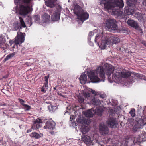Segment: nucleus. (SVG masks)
I'll list each match as a JSON object with an SVG mask.
<instances>
[{
    "label": "nucleus",
    "instance_id": "1",
    "mask_svg": "<svg viewBox=\"0 0 146 146\" xmlns=\"http://www.w3.org/2000/svg\"><path fill=\"white\" fill-rule=\"evenodd\" d=\"M112 73L113 74L112 79L116 82L119 81L121 77L127 78L129 75V72L120 70L118 68L115 69L111 65L106 64L105 65L104 68L102 66L99 67L96 70L88 72V76L91 82L97 83L104 81L106 73L108 76L109 82L111 83L112 81H110V77Z\"/></svg>",
    "mask_w": 146,
    "mask_h": 146
},
{
    "label": "nucleus",
    "instance_id": "2",
    "mask_svg": "<svg viewBox=\"0 0 146 146\" xmlns=\"http://www.w3.org/2000/svg\"><path fill=\"white\" fill-rule=\"evenodd\" d=\"M31 0H14V3L17 5L21 4L20 6L19 14L23 16L27 15L32 9L31 8Z\"/></svg>",
    "mask_w": 146,
    "mask_h": 146
},
{
    "label": "nucleus",
    "instance_id": "3",
    "mask_svg": "<svg viewBox=\"0 0 146 146\" xmlns=\"http://www.w3.org/2000/svg\"><path fill=\"white\" fill-rule=\"evenodd\" d=\"M105 8L110 9L113 8L115 9H121L124 6L122 0H103Z\"/></svg>",
    "mask_w": 146,
    "mask_h": 146
},
{
    "label": "nucleus",
    "instance_id": "4",
    "mask_svg": "<svg viewBox=\"0 0 146 146\" xmlns=\"http://www.w3.org/2000/svg\"><path fill=\"white\" fill-rule=\"evenodd\" d=\"M74 12L78 17V18L82 22L87 19L89 17V14L87 12H84L81 7L77 4L75 6Z\"/></svg>",
    "mask_w": 146,
    "mask_h": 146
},
{
    "label": "nucleus",
    "instance_id": "5",
    "mask_svg": "<svg viewBox=\"0 0 146 146\" xmlns=\"http://www.w3.org/2000/svg\"><path fill=\"white\" fill-rule=\"evenodd\" d=\"M105 22V27L109 31H118V27L117 23L115 20L113 19H109L106 20Z\"/></svg>",
    "mask_w": 146,
    "mask_h": 146
},
{
    "label": "nucleus",
    "instance_id": "6",
    "mask_svg": "<svg viewBox=\"0 0 146 146\" xmlns=\"http://www.w3.org/2000/svg\"><path fill=\"white\" fill-rule=\"evenodd\" d=\"M129 75L128 76V81L129 83H133L136 79H140L141 74L133 72L131 74L129 72Z\"/></svg>",
    "mask_w": 146,
    "mask_h": 146
},
{
    "label": "nucleus",
    "instance_id": "7",
    "mask_svg": "<svg viewBox=\"0 0 146 146\" xmlns=\"http://www.w3.org/2000/svg\"><path fill=\"white\" fill-rule=\"evenodd\" d=\"M108 40L107 43L110 44L112 45L116 44L120 42L119 39L117 36L114 35H110L107 36Z\"/></svg>",
    "mask_w": 146,
    "mask_h": 146
},
{
    "label": "nucleus",
    "instance_id": "8",
    "mask_svg": "<svg viewBox=\"0 0 146 146\" xmlns=\"http://www.w3.org/2000/svg\"><path fill=\"white\" fill-rule=\"evenodd\" d=\"M24 36L22 33L18 32L17 36L15 38L14 42L17 45L19 44H21L24 42Z\"/></svg>",
    "mask_w": 146,
    "mask_h": 146
},
{
    "label": "nucleus",
    "instance_id": "9",
    "mask_svg": "<svg viewBox=\"0 0 146 146\" xmlns=\"http://www.w3.org/2000/svg\"><path fill=\"white\" fill-rule=\"evenodd\" d=\"M107 123L108 126L110 128H113L114 126L115 127H117V122L116 121L115 119L113 118L110 117L108 119L107 121Z\"/></svg>",
    "mask_w": 146,
    "mask_h": 146
},
{
    "label": "nucleus",
    "instance_id": "10",
    "mask_svg": "<svg viewBox=\"0 0 146 146\" xmlns=\"http://www.w3.org/2000/svg\"><path fill=\"white\" fill-rule=\"evenodd\" d=\"M135 7L131 5H127L125 7L124 10V13L125 15H130L134 13Z\"/></svg>",
    "mask_w": 146,
    "mask_h": 146
},
{
    "label": "nucleus",
    "instance_id": "11",
    "mask_svg": "<svg viewBox=\"0 0 146 146\" xmlns=\"http://www.w3.org/2000/svg\"><path fill=\"white\" fill-rule=\"evenodd\" d=\"M101 43L100 44L99 47L102 49H104L105 48L107 44H110L107 43L108 40L107 38V36L104 35L102 36L101 38Z\"/></svg>",
    "mask_w": 146,
    "mask_h": 146
},
{
    "label": "nucleus",
    "instance_id": "12",
    "mask_svg": "<svg viewBox=\"0 0 146 146\" xmlns=\"http://www.w3.org/2000/svg\"><path fill=\"white\" fill-rule=\"evenodd\" d=\"M127 23L128 25L135 28L136 29H140V27L137 22L133 20H128Z\"/></svg>",
    "mask_w": 146,
    "mask_h": 146
},
{
    "label": "nucleus",
    "instance_id": "13",
    "mask_svg": "<svg viewBox=\"0 0 146 146\" xmlns=\"http://www.w3.org/2000/svg\"><path fill=\"white\" fill-rule=\"evenodd\" d=\"M77 121L84 126V128H86V127H87V126L90 123V120L87 119L84 117H82V118H78Z\"/></svg>",
    "mask_w": 146,
    "mask_h": 146
},
{
    "label": "nucleus",
    "instance_id": "14",
    "mask_svg": "<svg viewBox=\"0 0 146 146\" xmlns=\"http://www.w3.org/2000/svg\"><path fill=\"white\" fill-rule=\"evenodd\" d=\"M135 17L141 21L144 22L146 20L145 15L143 13L137 12L135 13Z\"/></svg>",
    "mask_w": 146,
    "mask_h": 146
},
{
    "label": "nucleus",
    "instance_id": "15",
    "mask_svg": "<svg viewBox=\"0 0 146 146\" xmlns=\"http://www.w3.org/2000/svg\"><path fill=\"white\" fill-rule=\"evenodd\" d=\"M43 121L40 117L37 118L34 121L33 126L35 128H41L42 127V125L43 124Z\"/></svg>",
    "mask_w": 146,
    "mask_h": 146
},
{
    "label": "nucleus",
    "instance_id": "16",
    "mask_svg": "<svg viewBox=\"0 0 146 146\" xmlns=\"http://www.w3.org/2000/svg\"><path fill=\"white\" fill-rule=\"evenodd\" d=\"M42 21L44 23H48L50 20V17L48 14L45 13L42 15Z\"/></svg>",
    "mask_w": 146,
    "mask_h": 146
},
{
    "label": "nucleus",
    "instance_id": "17",
    "mask_svg": "<svg viewBox=\"0 0 146 146\" xmlns=\"http://www.w3.org/2000/svg\"><path fill=\"white\" fill-rule=\"evenodd\" d=\"M57 0H47L45 1L46 5L50 8H53L55 6V3Z\"/></svg>",
    "mask_w": 146,
    "mask_h": 146
},
{
    "label": "nucleus",
    "instance_id": "18",
    "mask_svg": "<svg viewBox=\"0 0 146 146\" xmlns=\"http://www.w3.org/2000/svg\"><path fill=\"white\" fill-rule=\"evenodd\" d=\"M80 83L82 84H84L86 83L87 80L86 75L82 73L79 78Z\"/></svg>",
    "mask_w": 146,
    "mask_h": 146
},
{
    "label": "nucleus",
    "instance_id": "19",
    "mask_svg": "<svg viewBox=\"0 0 146 146\" xmlns=\"http://www.w3.org/2000/svg\"><path fill=\"white\" fill-rule=\"evenodd\" d=\"M82 140L86 144H90L92 142L90 137L88 136H82Z\"/></svg>",
    "mask_w": 146,
    "mask_h": 146
},
{
    "label": "nucleus",
    "instance_id": "20",
    "mask_svg": "<svg viewBox=\"0 0 146 146\" xmlns=\"http://www.w3.org/2000/svg\"><path fill=\"white\" fill-rule=\"evenodd\" d=\"M135 139L140 143L146 141V138L144 135H137L135 137Z\"/></svg>",
    "mask_w": 146,
    "mask_h": 146
},
{
    "label": "nucleus",
    "instance_id": "21",
    "mask_svg": "<svg viewBox=\"0 0 146 146\" xmlns=\"http://www.w3.org/2000/svg\"><path fill=\"white\" fill-rule=\"evenodd\" d=\"M42 136L43 134L42 133L39 134L35 132H33L30 134V137L36 139H39Z\"/></svg>",
    "mask_w": 146,
    "mask_h": 146
},
{
    "label": "nucleus",
    "instance_id": "22",
    "mask_svg": "<svg viewBox=\"0 0 146 146\" xmlns=\"http://www.w3.org/2000/svg\"><path fill=\"white\" fill-rule=\"evenodd\" d=\"M60 15V14L58 12H55L52 15L51 19L53 21H57L59 20Z\"/></svg>",
    "mask_w": 146,
    "mask_h": 146
},
{
    "label": "nucleus",
    "instance_id": "23",
    "mask_svg": "<svg viewBox=\"0 0 146 146\" xmlns=\"http://www.w3.org/2000/svg\"><path fill=\"white\" fill-rule=\"evenodd\" d=\"M13 27L14 31H17L22 29L20 24L17 21H15L13 23Z\"/></svg>",
    "mask_w": 146,
    "mask_h": 146
},
{
    "label": "nucleus",
    "instance_id": "24",
    "mask_svg": "<svg viewBox=\"0 0 146 146\" xmlns=\"http://www.w3.org/2000/svg\"><path fill=\"white\" fill-rule=\"evenodd\" d=\"M85 115L88 117H92L94 114V110L92 109L89 110L85 113Z\"/></svg>",
    "mask_w": 146,
    "mask_h": 146
},
{
    "label": "nucleus",
    "instance_id": "25",
    "mask_svg": "<svg viewBox=\"0 0 146 146\" xmlns=\"http://www.w3.org/2000/svg\"><path fill=\"white\" fill-rule=\"evenodd\" d=\"M6 40L5 36L1 35L0 36V47L1 48H3V47L5 45Z\"/></svg>",
    "mask_w": 146,
    "mask_h": 146
},
{
    "label": "nucleus",
    "instance_id": "26",
    "mask_svg": "<svg viewBox=\"0 0 146 146\" xmlns=\"http://www.w3.org/2000/svg\"><path fill=\"white\" fill-rule=\"evenodd\" d=\"M56 124V123L53 121H47L46 123L47 128H54Z\"/></svg>",
    "mask_w": 146,
    "mask_h": 146
},
{
    "label": "nucleus",
    "instance_id": "27",
    "mask_svg": "<svg viewBox=\"0 0 146 146\" xmlns=\"http://www.w3.org/2000/svg\"><path fill=\"white\" fill-rule=\"evenodd\" d=\"M103 111L104 110L102 108H98L94 110V114H96L98 116H101L102 115Z\"/></svg>",
    "mask_w": 146,
    "mask_h": 146
},
{
    "label": "nucleus",
    "instance_id": "28",
    "mask_svg": "<svg viewBox=\"0 0 146 146\" xmlns=\"http://www.w3.org/2000/svg\"><path fill=\"white\" fill-rule=\"evenodd\" d=\"M137 2V0H127V5L135 6Z\"/></svg>",
    "mask_w": 146,
    "mask_h": 146
},
{
    "label": "nucleus",
    "instance_id": "29",
    "mask_svg": "<svg viewBox=\"0 0 146 146\" xmlns=\"http://www.w3.org/2000/svg\"><path fill=\"white\" fill-rule=\"evenodd\" d=\"M118 30L121 33H128L129 32L128 29L125 27L118 29Z\"/></svg>",
    "mask_w": 146,
    "mask_h": 146
},
{
    "label": "nucleus",
    "instance_id": "30",
    "mask_svg": "<svg viewBox=\"0 0 146 146\" xmlns=\"http://www.w3.org/2000/svg\"><path fill=\"white\" fill-rule=\"evenodd\" d=\"M99 131L101 135L107 134L108 132V128H99Z\"/></svg>",
    "mask_w": 146,
    "mask_h": 146
},
{
    "label": "nucleus",
    "instance_id": "31",
    "mask_svg": "<svg viewBox=\"0 0 146 146\" xmlns=\"http://www.w3.org/2000/svg\"><path fill=\"white\" fill-rule=\"evenodd\" d=\"M48 108L49 111L51 112H54L57 109L56 106H52V105L48 106Z\"/></svg>",
    "mask_w": 146,
    "mask_h": 146
},
{
    "label": "nucleus",
    "instance_id": "32",
    "mask_svg": "<svg viewBox=\"0 0 146 146\" xmlns=\"http://www.w3.org/2000/svg\"><path fill=\"white\" fill-rule=\"evenodd\" d=\"M92 104L96 106H98L100 104L101 102L100 100L98 99L93 98L92 99Z\"/></svg>",
    "mask_w": 146,
    "mask_h": 146
},
{
    "label": "nucleus",
    "instance_id": "33",
    "mask_svg": "<svg viewBox=\"0 0 146 146\" xmlns=\"http://www.w3.org/2000/svg\"><path fill=\"white\" fill-rule=\"evenodd\" d=\"M15 54V52H13L8 55L4 60V62H5L8 60L11 59Z\"/></svg>",
    "mask_w": 146,
    "mask_h": 146
},
{
    "label": "nucleus",
    "instance_id": "34",
    "mask_svg": "<svg viewBox=\"0 0 146 146\" xmlns=\"http://www.w3.org/2000/svg\"><path fill=\"white\" fill-rule=\"evenodd\" d=\"M19 19H20V22L21 25V27H23V28L26 27V26L23 18L21 17H19Z\"/></svg>",
    "mask_w": 146,
    "mask_h": 146
},
{
    "label": "nucleus",
    "instance_id": "35",
    "mask_svg": "<svg viewBox=\"0 0 146 146\" xmlns=\"http://www.w3.org/2000/svg\"><path fill=\"white\" fill-rule=\"evenodd\" d=\"M103 33L104 32H102L101 35H99L98 34H97L95 38V39L94 40V41L96 43L98 42L97 40L100 38V37H101V38H102V36H104V35H103Z\"/></svg>",
    "mask_w": 146,
    "mask_h": 146
},
{
    "label": "nucleus",
    "instance_id": "36",
    "mask_svg": "<svg viewBox=\"0 0 146 146\" xmlns=\"http://www.w3.org/2000/svg\"><path fill=\"white\" fill-rule=\"evenodd\" d=\"M80 130L83 134H85L89 131V128H80Z\"/></svg>",
    "mask_w": 146,
    "mask_h": 146
},
{
    "label": "nucleus",
    "instance_id": "37",
    "mask_svg": "<svg viewBox=\"0 0 146 146\" xmlns=\"http://www.w3.org/2000/svg\"><path fill=\"white\" fill-rule=\"evenodd\" d=\"M144 120L141 119H140L138 121V124L141 127L143 126L145 124H146V123H144Z\"/></svg>",
    "mask_w": 146,
    "mask_h": 146
},
{
    "label": "nucleus",
    "instance_id": "38",
    "mask_svg": "<svg viewBox=\"0 0 146 146\" xmlns=\"http://www.w3.org/2000/svg\"><path fill=\"white\" fill-rule=\"evenodd\" d=\"M33 18L35 22H38L40 20V16L38 15H35L34 16Z\"/></svg>",
    "mask_w": 146,
    "mask_h": 146
},
{
    "label": "nucleus",
    "instance_id": "39",
    "mask_svg": "<svg viewBox=\"0 0 146 146\" xmlns=\"http://www.w3.org/2000/svg\"><path fill=\"white\" fill-rule=\"evenodd\" d=\"M48 132L52 135L55 134L56 132L55 130V128H48Z\"/></svg>",
    "mask_w": 146,
    "mask_h": 146
},
{
    "label": "nucleus",
    "instance_id": "40",
    "mask_svg": "<svg viewBox=\"0 0 146 146\" xmlns=\"http://www.w3.org/2000/svg\"><path fill=\"white\" fill-rule=\"evenodd\" d=\"M27 22L29 26L30 27L32 24L31 18L29 17L28 19L27 20Z\"/></svg>",
    "mask_w": 146,
    "mask_h": 146
},
{
    "label": "nucleus",
    "instance_id": "41",
    "mask_svg": "<svg viewBox=\"0 0 146 146\" xmlns=\"http://www.w3.org/2000/svg\"><path fill=\"white\" fill-rule=\"evenodd\" d=\"M135 110L134 109H131L130 111L129 112V113L131 114L132 117H134L135 115Z\"/></svg>",
    "mask_w": 146,
    "mask_h": 146
},
{
    "label": "nucleus",
    "instance_id": "42",
    "mask_svg": "<svg viewBox=\"0 0 146 146\" xmlns=\"http://www.w3.org/2000/svg\"><path fill=\"white\" fill-rule=\"evenodd\" d=\"M24 106L25 107V109L26 110L28 111L30 110L31 109V107L25 104L24 105Z\"/></svg>",
    "mask_w": 146,
    "mask_h": 146
},
{
    "label": "nucleus",
    "instance_id": "43",
    "mask_svg": "<svg viewBox=\"0 0 146 146\" xmlns=\"http://www.w3.org/2000/svg\"><path fill=\"white\" fill-rule=\"evenodd\" d=\"M109 113L110 115H114L115 114V111L112 109L110 110L109 111Z\"/></svg>",
    "mask_w": 146,
    "mask_h": 146
},
{
    "label": "nucleus",
    "instance_id": "44",
    "mask_svg": "<svg viewBox=\"0 0 146 146\" xmlns=\"http://www.w3.org/2000/svg\"><path fill=\"white\" fill-rule=\"evenodd\" d=\"M94 35V33L92 31L90 32L89 33V37H88V39L91 40V37Z\"/></svg>",
    "mask_w": 146,
    "mask_h": 146
},
{
    "label": "nucleus",
    "instance_id": "45",
    "mask_svg": "<svg viewBox=\"0 0 146 146\" xmlns=\"http://www.w3.org/2000/svg\"><path fill=\"white\" fill-rule=\"evenodd\" d=\"M99 128H106L104 123L103 122L101 123L100 124Z\"/></svg>",
    "mask_w": 146,
    "mask_h": 146
},
{
    "label": "nucleus",
    "instance_id": "46",
    "mask_svg": "<svg viewBox=\"0 0 146 146\" xmlns=\"http://www.w3.org/2000/svg\"><path fill=\"white\" fill-rule=\"evenodd\" d=\"M140 79L146 81V76L141 74Z\"/></svg>",
    "mask_w": 146,
    "mask_h": 146
},
{
    "label": "nucleus",
    "instance_id": "47",
    "mask_svg": "<svg viewBox=\"0 0 146 146\" xmlns=\"http://www.w3.org/2000/svg\"><path fill=\"white\" fill-rule=\"evenodd\" d=\"M19 102L23 106H24V105H25L24 104V103L25 102L22 99H19Z\"/></svg>",
    "mask_w": 146,
    "mask_h": 146
},
{
    "label": "nucleus",
    "instance_id": "48",
    "mask_svg": "<svg viewBox=\"0 0 146 146\" xmlns=\"http://www.w3.org/2000/svg\"><path fill=\"white\" fill-rule=\"evenodd\" d=\"M49 77V75H48V76H45L44 77L45 81V83H48V80Z\"/></svg>",
    "mask_w": 146,
    "mask_h": 146
},
{
    "label": "nucleus",
    "instance_id": "49",
    "mask_svg": "<svg viewBox=\"0 0 146 146\" xmlns=\"http://www.w3.org/2000/svg\"><path fill=\"white\" fill-rule=\"evenodd\" d=\"M84 96L86 98H88L90 96V94L88 93H85L84 94Z\"/></svg>",
    "mask_w": 146,
    "mask_h": 146
},
{
    "label": "nucleus",
    "instance_id": "50",
    "mask_svg": "<svg viewBox=\"0 0 146 146\" xmlns=\"http://www.w3.org/2000/svg\"><path fill=\"white\" fill-rule=\"evenodd\" d=\"M84 100L83 98L81 97H80L79 98V101L81 103H82L84 102Z\"/></svg>",
    "mask_w": 146,
    "mask_h": 146
},
{
    "label": "nucleus",
    "instance_id": "51",
    "mask_svg": "<svg viewBox=\"0 0 146 146\" xmlns=\"http://www.w3.org/2000/svg\"><path fill=\"white\" fill-rule=\"evenodd\" d=\"M99 96L101 98L104 99L106 97V96L105 95L102 94L100 95Z\"/></svg>",
    "mask_w": 146,
    "mask_h": 146
},
{
    "label": "nucleus",
    "instance_id": "52",
    "mask_svg": "<svg viewBox=\"0 0 146 146\" xmlns=\"http://www.w3.org/2000/svg\"><path fill=\"white\" fill-rule=\"evenodd\" d=\"M48 83L45 82L44 84V85L42 86V87L44 88H46L48 87Z\"/></svg>",
    "mask_w": 146,
    "mask_h": 146
},
{
    "label": "nucleus",
    "instance_id": "53",
    "mask_svg": "<svg viewBox=\"0 0 146 146\" xmlns=\"http://www.w3.org/2000/svg\"><path fill=\"white\" fill-rule=\"evenodd\" d=\"M41 91L43 92H45V90L44 89V88L43 87H42L41 88Z\"/></svg>",
    "mask_w": 146,
    "mask_h": 146
},
{
    "label": "nucleus",
    "instance_id": "54",
    "mask_svg": "<svg viewBox=\"0 0 146 146\" xmlns=\"http://www.w3.org/2000/svg\"><path fill=\"white\" fill-rule=\"evenodd\" d=\"M143 4L146 6V0H144L142 2Z\"/></svg>",
    "mask_w": 146,
    "mask_h": 146
},
{
    "label": "nucleus",
    "instance_id": "55",
    "mask_svg": "<svg viewBox=\"0 0 146 146\" xmlns=\"http://www.w3.org/2000/svg\"><path fill=\"white\" fill-rule=\"evenodd\" d=\"M32 131L31 129H30L28 130H27V133H29V132H31Z\"/></svg>",
    "mask_w": 146,
    "mask_h": 146
},
{
    "label": "nucleus",
    "instance_id": "56",
    "mask_svg": "<svg viewBox=\"0 0 146 146\" xmlns=\"http://www.w3.org/2000/svg\"><path fill=\"white\" fill-rule=\"evenodd\" d=\"M57 94H58L60 96H62L63 97H64V96L63 95H62L61 93H58Z\"/></svg>",
    "mask_w": 146,
    "mask_h": 146
},
{
    "label": "nucleus",
    "instance_id": "57",
    "mask_svg": "<svg viewBox=\"0 0 146 146\" xmlns=\"http://www.w3.org/2000/svg\"><path fill=\"white\" fill-rule=\"evenodd\" d=\"M91 92L92 93V94H95L96 92H95V91H94V90H92L91 91Z\"/></svg>",
    "mask_w": 146,
    "mask_h": 146
},
{
    "label": "nucleus",
    "instance_id": "58",
    "mask_svg": "<svg viewBox=\"0 0 146 146\" xmlns=\"http://www.w3.org/2000/svg\"><path fill=\"white\" fill-rule=\"evenodd\" d=\"M14 42V41L13 40H10V41H9V42L10 43H13Z\"/></svg>",
    "mask_w": 146,
    "mask_h": 146
},
{
    "label": "nucleus",
    "instance_id": "59",
    "mask_svg": "<svg viewBox=\"0 0 146 146\" xmlns=\"http://www.w3.org/2000/svg\"><path fill=\"white\" fill-rule=\"evenodd\" d=\"M120 13L121 15H122L123 12L122 11H120Z\"/></svg>",
    "mask_w": 146,
    "mask_h": 146
},
{
    "label": "nucleus",
    "instance_id": "60",
    "mask_svg": "<svg viewBox=\"0 0 146 146\" xmlns=\"http://www.w3.org/2000/svg\"><path fill=\"white\" fill-rule=\"evenodd\" d=\"M54 89L55 90H56V87H55L54 88Z\"/></svg>",
    "mask_w": 146,
    "mask_h": 146
},
{
    "label": "nucleus",
    "instance_id": "61",
    "mask_svg": "<svg viewBox=\"0 0 146 146\" xmlns=\"http://www.w3.org/2000/svg\"><path fill=\"white\" fill-rule=\"evenodd\" d=\"M49 11H50V12L51 11H52V9H50V10H49Z\"/></svg>",
    "mask_w": 146,
    "mask_h": 146
},
{
    "label": "nucleus",
    "instance_id": "62",
    "mask_svg": "<svg viewBox=\"0 0 146 146\" xmlns=\"http://www.w3.org/2000/svg\"><path fill=\"white\" fill-rule=\"evenodd\" d=\"M28 63L27 62H26V63H25V64H26V65H27V64H28Z\"/></svg>",
    "mask_w": 146,
    "mask_h": 146
},
{
    "label": "nucleus",
    "instance_id": "63",
    "mask_svg": "<svg viewBox=\"0 0 146 146\" xmlns=\"http://www.w3.org/2000/svg\"><path fill=\"white\" fill-rule=\"evenodd\" d=\"M43 128H46V127L45 126H44V127H43Z\"/></svg>",
    "mask_w": 146,
    "mask_h": 146
}]
</instances>
